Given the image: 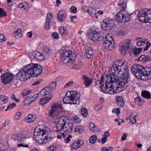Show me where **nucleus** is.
Listing matches in <instances>:
<instances>
[{
    "mask_svg": "<svg viewBox=\"0 0 151 151\" xmlns=\"http://www.w3.org/2000/svg\"><path fill=\"white\" fill-rule=\"evenodd\" d=\"M124 63V61L121 60H117L115 61L111 67V73L112 74L122 73L121 71L126 67Z\"/></svg>",
    "mask_w": 151,
    "mask_h": 151,
    "instance_id": "10",
    "label": "nucleus"
},
{
    "mask_svg": "<svg viewBox=\"0 0 151 151\" xmlns=\"http://www.w3.org/2000/svg\"><path fill=\"white\" fill-rule=\"evenodd\" d=\"M142 48H136L134 50H133V53L135 57H137V55L139 54L142 51Z\"/></svg>",
    "mask_w": 151,
    "mask_h": 151,
    "instance_id": "41",
    "label": "nucleus"
},
{
    "mask_svg": "<svg viewBox=\"0 0 151 151\" xmlns=\"http://www.w3.org/2000/svg\"><path fill=\"white\" fill-rule=\"evenodd\" d=\"M73 127V124L69 122L67 124L63 127L62 129H63L64 132L67 133H71L72 132Z\"/></svg>",
    "mask_w": 151,
    "mask_h": 151,
    "instance_id": "20",
    "label": "nucleus"
},
{
    "mask_svg": "<svg viewBox=\"0 0 151 151\" xmlns=\"http://www.w3.org/2000/svg\"><path fill=\"white\" fill-rule=\"evenodd\" d=\"M60 52L61 55V59L63 63L67 65L70 66L75 62L76 55L72 51L62 49L60 50Z\"/></svg>",
    "mask_w": 151,
    "mask_h": 151,
    "instance_id": "4",
    "label": "nucleus"
},
{
    "mask_svg": "<svg viewBox=\"0 0 151 151\" xmlns=\"http://www.w3.org/2000/svg\"><path fill=\"white\" fill-rule=\"evenodd\" d=\"M122 90H123V88L122 86H120L118 81L114 82L111 85L109 84L108 87L106 86L101 87V90L103 92L111 94L119 93Z\"/></svg>",
    "mask_w": 151,
    "mask_h": 151,
    "instance_id": "7",
    "label": "nucleus"
},
{
    "mask_svg": "<svg viewBox=\"0 0 151 151\" xmlns=\"http://www.w3.org/2000/svg\"><path fill=\"white\" fill-rule=\"evenodd\" d=\"M129 70L128 68L126 66L124 68L122 71L119 74L121 75L120 76L121 78L118 80V83L119 84L120 86H122L123 89H125L129 86L127 78L129 77Z\"/></svg>",
    "mask_w": 151,
    "mask_h": 151,
    "instance_id": "9",
    "label": "nucleus"
},
{
    "mask_svg": "<svg viewBox=\"0 0 151 151\" xmlns=\"http://www.w3.org/2000/svg\"><path fill=\"white\" fill-rule=\"evenodd\" d=\"M14 75L8 72L4 73L1 76V80L3 83L5 85L9 83L13 80Z\"/></svg>",
    "mask_w": 151,
    "mask_h": 151,
    "instance_id": "18",
    "label": "nucleus"
},
{
    "mask_svg": "<svg viewBox=\"0 0 151 151\" xmlns=\"http://www.w3.org/2000/svg\"><path fill=\"white\" fill-rule=\"evenodd\" d=\"M32 55L34 58L39 61H42L44 59V55L41 53L34 51L32 52Z\"/></svg>",
    "mask_w": 151,
    "mask_h": 151,
    "instance_id": "23",
    "label": "nucleus"
},
{
    "mask_svg": "<svg viewBox=\"0 0 151 151\" xmlns=\"http://www.w3.org/2000/svg\"><path fill=\"white\" fill-rule=\"evenodd\" d=\"M67 14L64 10L60 11L58 14V17L59 20L61 22L64 21L66 19Z\"/></svg>",
    "mask_w": 151,
    "mask_h": 151,
    "instance_id": "24",
    "label": "nucleus"
},
{
    "mask_svg": "<svg viewBox=\"0 0 151 151\" xmlns=\"http://www.w3.org/2000/svg\"><path fill=\"white\" fill-rule=\"evenodd\" d=\"M130 15L126 11L119 12L115 17V19L119 22L124 23L130 19Z\"/></svg>",
    "mask_w": 151,
    "mask_h": 151,
    "instance_id": "13",
    "label": "nucleus"
},
{
    "mask_svg": "<svg viewBox=\"0 0 151 151\" xmlns=\"http://www.w3.org/2000/svg\"><path fill=\"white\" fill-rule=\"evenodd\" d=\"M119 79V77L116 74H112L110 73V75H103L101 77L100 83L101 84V87H107L109 84L111 85L114 82L117 81Z\"/></svg>",
    "mask_w": 151,
    "mask_h": 151,
    "instance_id": "6",
    "label": "nucleus"
},
{
    "mask_svg": "<svg viewBox=\"0 0 151 151\" xmlns=\"http://www.w3.org/2000/svg\"><path fill=\"white\" fill-rule=\"evenodd\" d=\"M65 29L63 27L61 26L59 28V33L60 34L63 36L65 35L66 33Z\"/></svg>",
    "mask_w": 151,
    "mask_h": 151,
    "instance_id": "44",
    "label": "nucleus"
},
{
    "mask_svg": "<svg viewBox=\"0 0 151 151\" xmlns=\"http://www.w3.org/2000/svg\"><path fill=\"white\" fill-rule=\"evenodd\" d=\"M74 121L76 123H79L81 122V119L77 116H76L73 118Z\"/></svg>",
    "mask_w": 151,
    "mask_h": 151,
    "instance_id": "50",
    "label": "nucleus"
},
{
    "mask_svg": "<svg viewBox=\"0 0 151 151\" xmlns=\"http://www.w3.org/2000/svg\"><path fill=\"white\" fill-rule=\"evenodd\" d=\"M110 135V132L109 131H108L107 132H104V134L103 135V136L106 137L107 138Z\"/></svg>",
    "mask_w": 151,
    "mask_h": 151,
    "instance_id": "62",
    "label": "nucleus"
},
{
    "mask_svg": "<svg viewBox=\"0 0 151 151\" xmlns=\"http://www.w3.org/2000/svg\"><path fill=\"white\" fill-rule=\"evenodd\" d=\"M137 15L139 21L143 23H151V9H142L139 11Z\"/></svg>",
    "mask_w": 151,
    "mask_h": 151,
    "instance_id": "8",
    "label": "nucleus"
},
{
    "mask_svg": "<svg viewBox=\"0 0 151 151\" xmlns=\"http://www.w3.org/2000/svg\"><path fill=\"white\" fill-rule=\"evenodd\" d=\"M114 41L111 36L109 34L106 35L103 44L104 48L106 50H112L114 48Z\"/></svg>",
    "mask_w": 151,
    "mask_h": 151,
    "instance_id": "15",
    "label": "nucleus"
},
{
    "mask_svg": "<svg viewBox=\"0 0 151 151\" xmlns=\"http://www.w3.org/2000/svg\"><path fill=\"white\" fill-rule=\"evenodd\" d=\"M6 15L7 14L5 11L0 8V17L6 16Z\"/></svg>",
    "mask_w": 151,
    "mask_h": 151,
    "instance_id": "47",
    "label": "nucleus"
},
{
    "mask_svg": "<svg viewBox=\"0 0 151 151\" xmlns=\"http://www.w3.org/2000/svg\"><path fill=\"white\" fill-rule=\"evenodd\" d=\"M22 30L20 29H18L15 33L13 34V36L16 38H18L22 36Z\"/></svg>",
    "mask_w": 151,
    "mask_h": 151,
    "instance_id": "35",
    "label": "nucleus"
},
{
    "mask_svg": "<svg viewBox=\"0 0 151 151\" xmlns=\"http://www.w3.org/2000/svg\"><path fill=\"white\" fill-rule=\"evenodd\" d=\"M71 147L72 149L73 150H76L79 148V145H78L77 142H74L72 143Z\"/></svg>",
    "mask_w": 151,
    "mask_h": 151,
    "instance_id": "43",
    "label": "nucleus"
},
{
    "mask_svg": "<svg viewBox=\"0 0 151 151\" xmlns=\"http://www.w3.org/2000/svg\"><path fill=\"white\" fill-rule=\"evenodd\" d=\"M74 83V81H73L72 80L70 81L68 83H66L64 86V88H67L68 87H70L73 85Z\"/></svg>",
    "mask_w": 151,
    "mask_h": 151,
    "instance_id": "48",
    "label": "nucleus"
},
{
    "mask_svg": "<svg viewBox=\"0 0 151 151\" xmlns=\"http://www.w3.org/2000/svg\"><path fill=\"white\" fill-rule=\"evenodd\" d=\"M6 40V38L2 34H0V42H2Z\"/></svg>",
    "mask_w": 151,
    "mask_h": 151,
    "instance_id": "59",
    "label": "nucleus"
},
{
    "mask_svg": "<svg viewBox=\"0 0 151 151\" xmlns=\"http://www.w3.org/2000/svg\"><path fill=\"white\" fill-rule=\"evenodd\" d=\"M147 39H142V40L138 41L137 44L138 46H141L146 44L147 43Z\"/></svg>",
    "mask_w": 151,
    "mask_h": 151,
    "instance_id": "40",
    "label": "nucleus"
},
{
    "mask_svg": "<svg viewBox=\"0 0 151 151\" xmlns=\"http://www.w3.org/2000/svg\"><path fill=\"white\" fill-rule=\"evenodd\" d=\"M53 37L55 39H58L59 38V34L58 32H55L52 33V34Z\"/></svg>",
    "mask_w": 151,
    "mask_h": 151,
    "instance_id": "55",
    "label": "nucleus"
},
{
    "mask_svg": "<svg viewBox=\"0 0 151 151\" xmlns=\"http://www.w3.org/2000/svg\"><path fill=\"white\" fill-rule=\"evenodd\" d=\"M72 136L71 135H69L65 139H64L65 142L66 143H69L72 138Z\"/></svg>",
    "mask_w": 151,
    "mask_h": 151,
    "instance_id": "51",
    "label": "nucleus"
},
{
    "mask_svg": "<svg viewBox=\"0 0 151 151\" xmlns=\"http://www.w3.org/2000/svg\"><path fill=\"white\" fill-rule=\"evenodd\" d=\"M52 15L50 12H49L47 15V19L45 29L48 30L50 27V22L52 19Z\"/></svg>",
    "mask_w": 151,
    "mask_h": 151,
    "instance_id": "21",
    "label": "nucleus"
},
{
    "mask_svg": "<svg viewBox=\"0 0 151 151\" xmlns=\"http://www.w3.org/2000/svg\"><path fill=\"white\" fill-rule=\"evenodd\" d=\"M116 103L119 107H122L124 105V102L122 97L120 96H117L116 97Z\"/></svg>",
    "mask_w": 151,
    "mask_h": 151,
    "instance_id": "25",
    "label": "nucleus"
},
{
    "mask_svg": "<svg viewBox=\"0 0 151 151\" xmlns=\"http://www.w3.org/2000/svg\"><path fill=\"white\" fill-rule=\"evenodd\" d=\"M43 68L40 65L33 63L27 65L16 74L18 79L24 81L30 77H36L41 73Z\"/></svg>",
    "mask_w": 151,
    "mask_h": 151,
    "instance_id": "1",
    "label": "nucleus"
},
{
    "mask_svg": "<svg viewBox=\"0 0 151 151\" xmlns=\"http://www.w3.org/2000/svg\"><path fill=\"white\" fill-rule=\"evenodd\" d=\"M87 13L91 17H94L96 14V9L93 8L89 7L86 10Z\"/></svg>",
    "mask_w": 151,
    "mask_h": 151,
    "instance_id": "26",
    "label": "nucleus"
},
{
    "mask_svg": "<svg viewBox=\"0 0 151 151\" xmlns=\"http://www.w3.org/2000/svg\"><path fill=\"white\" fill-rule=\"evenodd\" d=\"M119 6H120L119 9H120V10L121 11L120 12L124 11V10L126 7V4L124 3V4L120 5Z\"/></svg>",
    "mask_w": 151,
    "mask_h": 151,
    "instance_id": "52",
    "label": "nucleus"
},
{
    "mask_svg": "<svg viewBox=\"0 0 151 151\" xmlns=\"http://www.w3.org/2000/svg\"><path fill=\"white\" fill-rule=\"evenodd\" d=\"M75 131L76 132H78L80 133H81V127L78 126H77L75 127Z\"/></svg>",
    "mask_w": 151,
    "mask_h": 151,
    "instance_id": "60",
    "label": "nucleus"
},
{
    "mask_svg": "<svg viewBox=\"0 0 151 151\" xmlns=\"http://www.w3.org/2000/svg\"><path fill=\"white\" fill-rule=\"evenodd\" d=\"M134 102L137 104L139 106L142 105L145 102L139 97H137L135 99Z\"/></svg>",
    "mask_w": 151,
    "mask_h": 151,
    "instance_id": "34",
    "label": "nucleus"
},
{
    "mask_svg": "<svg viewBox=\"0 0 151 151\" xmlns=\"http://www.w3.org/2000/svg\"><path fill=\"white\" fill-rule=\"evenodd\" d=\"M33 99H34V100H35L34 99V97L33 98ZM34 101V100H31V99L29 98H25L24 101V103L25 105L26 106H28L30 104H31L32 102Z\"/></svg>",
    "mask_w": 151,
    "mask_h": 151,
    "instance_id": "39",
    "label": "nucleus"
},
{
    "mask_svg": "<svg viewBox=\"0 0 151 151\" xmlns=\"http://www.w3.org/2000/svg\"><path fill=\"white\" fill-rule=\"evenodd\" d=\"M70 11L71 13L76 14L77 12V9L75 6H72L70 9Z\"/></svg>",
    "mask_w": 151,
    "mask_h": 151,
    "instance_id": "49",
    "label": "nucleus"
},
{
    "mask_svg": "<svg viewBox=\"0 0 151 151\" xmlns=\"http://www.w3.org/2000/svg\"><path fill=\"white\" fill-rule=\"evenodd\" d=\"M93 79L91 77L86 76V87H88L92 84Z\"/></svg>",
    "mask_w": 151,
    "mask_h": 151,
    "instance_id": "30",
    "label": "nucleus"
},
{
    "mask_svg": "<svg viewBox=\"0 0 151 151\" xmlns=\"http://www.w3.org/2000/svg\"><path fill=\"white\" fill-rule=\"evenodd\" d=\"M81 94L77 92L71 91L68 92L63 99L65 104H78L80 101Z\"/></svg>",
    "mask_w": 151,
    "mask_h": 151,
    "instance_id": "5",
    "label": "nucleus"
},
{
    "mask_svg": "<svg viewBox=\"0 0 151 151\" xmlns=\"http://www.w3.org/2000/svg\"><path fill=\"white\" fill-rule=\"evenodd\" d=\"M16 139L17 140V141L20 142H22V141H29V138H23L22 139H21L20 138V139H19V138H16Z\"/></svg>",
    "mask_w": 151,
    "mask_h": 151,
    "instance_id": "54",
    "label": "nucleus"
},
{
    "mask_svg": "<svg viewBox=\"0 0 151 151\" xmlns=\"http://www.w3.org/2000/svg\"><path fill=\"white\" fill-rule=\"evenodd\" d=\"M16 106V104L13 103L9 104L7 108L6 109L5 111H7L9 109H12L15 107Z\"/></svg>",
    "mask_w": 151,
    "mask_h": 151,
    "instance_id": "42",
    "label": "nucleus"
},
{
    "mask_svg": "<svg viewBox=\"0 0 151 151\" xmlns=\"http://www.w3.org/2000/svg\"><path fill=\"white\" fill-rule=\"evenodd\" d=\"M131 71L138 78L145 80L151 79V67L145 68L141 65L134 64L132 66Z\"/></svg>",
    "mask_w": 151,
    "mask_h": 151,
    "instance_id": "3",
    "label": "nucleus"
},
{
    "mask_svg": "<svg viewBox=\"0 0 151 151\" xmlns=\"http://www.w3.org/2000/svg\"><path fill=\"white\" fill-rule=\"evenodd\" d=\"M10 97L12 100H14L17 103L19 102V100L16 98V97L14 94H12Z\"/></svg>",
    "mask_w": 151,
    "mask_h": 151,
    "instance_id": "56",
    "label": "nucleus"
},
{
    "mask_svg": "<svg viewBox=\"0 0 151 151\" xmlns=\"http://www.w3.org/2000/svg\"><path fill=\"white\" fill-rule=\"evenodd\" d=\"M63 112L61 105L58 103L53 104L51 105V109L49 112V116L52 117L58 116Z\"/></svg>",
    "mask_w": 151,
    "mask_h": 151,
    "instance_id": "12",
    "label": "nucleus"
},
{
    "mask_svg": "<svg viewBox=\"0 0 151 151\" xmlns=\"http://www.w3.org/2000/svg\"><path fill=\"white\" fill-rule=\"evenodd\" d=\"M125 33L126 32L124 30L122 29L119 30L117 32L118 35L120 36H122L125 34Z\"/></svg>",
    "mask_w": 151,
    "mask_h": 151,
    "instance_id": "53",
    "label": "nucleus"
},
{
    "mask_svg": "<svg viewBox=\"0 0 151 151\" xmlns=\"http://www.w3.org/2000/svg\"><path fill=\"white\" fill-rule=\"evenodd\" d=\"M35 119V115L30 114L27 116L25 121L27 123H31L33 122Z\"/></svg>",
    "mask_w": 151,
    "mask_h": 151,
    "instance_id": "32",
    "label": "nucleus"
},
{
    "mask_svg": "<svg viewBox=\"0 0 151 151\" xmlns=\"http://www.w3.org/2000/svg\"><path fill=\"white\" fill-rule=\"evenodd\" d=\"M21 113L20 112H18L15 116V118L16 119H18L21 116Z\"/></svg>",
    "mask_w": 151,
    "mask_h": 151,
    "instance_id": "64",
    "label": "nucleus"
},
{
    "mask_svg": "<svg viewBox=\"0 0 151 151\" xmlns=\"http://www.w3.org/2000/svg\"><path fill=\"white\" fill-rule=\"evenodd\" d=\"M69 119L68 116H59L56 119V121L58 122L56 128V131L57 132L61 131L63 127L66 124Z\"/></svg>",
    "mask_w": 151,
    "mask_h": 151,
    "instance_id": "14",
    "label": "nucleus"
},
{
    "mask_svg": "<svg viewBox=\"0 0 151 151\" xmlns=\"http://www.w3.org/2000/svg\"><path fill=\"white\" fill-rule=\"evenodd\" d=\"M57 147L56 146L53 145L50 146L48 149V151H55Z\"/></svg>",
    "mask_w": 151,
    "mask_h": 151,
    "instance_id": "58",
    "label": "nucleus"
},
{
    "mask_svg": "<svg viewBox=\"0 0 151 151\" xmlns=\"http://www.w3.org/2000/svg\"><path fill=\"white\" fill-rule=\"evenodd\" d=\"M43 125H39L35 129L34 132V139L37 142L46 143L50 142L54 136L51 132H48L43 129Z\"/></svg>",
    "mask_w": 151,
    "mask_h": 151,
    "instance_id": "2",
    "label": "nucleus"
},
{
    "mask_svg": "<svg viewBox=\"0 0 151 151\" xmlns=\"http://www.w3.org/2000/svg\"><path fill=\"white\" fill-rule=\"evenodd\" d=\"M77 18V17L76 15L73 16H70V19L71 20V22L72 23H75V20H73V19H76Z\"/></svg>",
    "mask_w": 151,
    "mask_h": 151,
    "instance_id": "63",
    "label": "nucleus"
},
{
    "mask_svg": "<svg viewBox=\"0 0 151 151\" xmlns=\"http://www.w3.org/2000/svg\"><path fill=\"white\" fill-rule=\"evenodd\" d=\"M31 91L28 89H25L22 91V93L23 96H26L31 93Z\"/></svg>",
    "mask_w": 151,
    "mask_h": 151,
    "instance_id": "46",
    "label": "nucleus"
},
{
    "mask_svg": "<svg viewBox=\"0 0 151 151\" xmlns=\"http://www.w3.org/2000/svg\"><path fill=\"white\" fill-rule=\"evenodd\" d=\"M37 98H40L41 99L40 101V104L42 105H45L53 97L52 95L50 97H46V96H37Z\"/></svg>",
    "mask_w": 151,
    "mask_h": 151,
    "instance_id": "22",
    "label": "nucleus"
},
{
    "mask_svg": "<svg viewBox=\"0 0 151 151\" xmlns=\"http://www.w3.org/2000/svg\"><path fill=\"white\" fill-rule=\"evenodd\" d=\"M89 49L88 48L86 49V58H93V50L91 48H89Z\"/></svg>",
    "mask_w": 151,
    "mask_h": 151,
    "instance_id": "29",
    "label": "nucleus"
},
{
    "mask_svg": "<svg viewBox=\"0 0 151 151\" xmlns=\"http://www.w3.org/2000/svg\"><path fill=\"white\" fill-rule=\"evenodd\" d=\"M137 113L136 112L131 114L129 118V121L131 123L135 124L136 123V119L135 118L137 117Z\"/></svg>",
    "mask_w": 151,
    "mask_h": 151,
    "instance_id": "31",
    "label": "nucleus"
},
{
    "mask_svg": "<svg viewBox=\"0 0 151 151\" xmlns=\"http://www.w3.org/2000/svg\"><path fill=\"white\" fill-rule=\"evenodd\" d=\"M101 32L99 29L94 27H92L88 32V39L93 42L98 41L101 37Z\"/></svg>",
    "mask_w": 151,
    "mask_h": 151,
    "instance_id": "11",
    "label": "nucleus"
},
{
    "mask_svg": "<svg viewBox=\"0 0 151 151\" xmlns=\"http://www.w3.org/2000/svg\"><path fill=\"white\" fill-rule=\"evenodd\" d=\"M23 8L26 11H28L29 10V5L27 3H25V4H24V6H23Z\"/></svg>",
    "mask_w": 151,
    "mask_h": 151,
    "instance_id": "61",
    "label": "nucleus"
},
{
    "mask_svg": "<svg viewBox=\"0 0 151 151\" xmlns=\"http://www.w3.org/2000/svg\"><path fill=\"white\" fill-rule=\"evenodd\" d=\"M77 142L78 145H79V147H82L84 143V141L81 139H78Z\"/></svg>",
    "mask_w": 151,
    "mask_h": 151,
    "instance_id": "57",
    "label": "nucleus"
},
{
    "mask_svg": "<svg viewBox=\"0 0 151 151\" xmlns=\"http://www.w3.org/2000/svg\"><path fill=\"white\" fill-rule=\"evenodd\" d=\"M8 101V97L4 95H0V104L2 105L7 103Z\"/></svg>",
    "mask_w": 151,
    "mask_h": 151,
    "instance_id": "28",
    "label": "nucleus"
},
{
    "mask_svg": "<svg viewBox=\"0 0 151 151\" xmlns=\"http://www.w3.org/2000/svg\"><path fill=\"white\" fill-rule=\"evenodd\" d=\"M43 52L46 54H48L52 51L50 47H48L45 46L43 47L42 48Z\"/></svg>",
    "mask_w": 151,
    "mask_h": 151,
    "instance_id": "36",
    "label": "nucleus"
},
{
    "mask_svg": "<svg viewBox=\"0 0 151 151\" xmlns=\"http://www.w3.org/2000/svg\"><path fill=\"white\" fill-rule=\"evenodd\" d=\"M97 139V136L96 135H93L89 138V142L91 144H94L96 142Z\"/></svg>",
    "mask_w": 151,
    "mask_h": 151,
    "instance_id": "37",
    "label": "nucleus"
},
{
    "mask_svg": "<svg viewBox=\"0 0 151 151\" xmlns=\"http://www.w3.org/2000/svg\"><path fill=\"white\" fill-rule=\"evenodd\" d=\"M125 45L122 42L120 43L119 45V50L121 53L123 55L126 54V52L129 49L130 45V41L129 40H124Z\"/></svg>",
    "mask_w": 151,
    "mask_h": 151,
    "instance_id": "17",
    "label": "nucleus"
},
{
    "mask_svg": "<svg viewBox=\"0 0 151 151\" xmlns=\"http://www.w3.org/2000/svg\"><path fill=\"white\" fill-rule=\"evenodd\" d=\"M56 82H52L47 87H48L49 89H50L51 91L54 90L56 87Z\"/></svg>",
    "mask_w": 151,
    "mask_h": 151,
    "instance_id": "38",
    "label": "nucleus"
},
{
    "mask_svg": "<svg viewBox=\"0 0 151 151\" xmlns=\"http://www.w3.org/2000/svg\"><path fill=\"white\" fill-rule=\"evenodd\" d=\"M113 149V148L111 146L108 148L104 147L101 148V151H112Z\"/></svg>",
    "mask_w": 151,
    "mask_h": 151,
    "instance_id": "45",
    "label": "nucleus"
},
{
    "mask_svg": "<svg viewBox=\"0 0 151 151\" xmlns=\"http://www.w3.org/2000/svg\"><path fill=\"white\" fill-rule=\"evenodd\" d=\"M89 128L90 130L94 133L98 131V127H96L95 124L92 122L89 123Z\"/></svg>",
    "mask_w": 151,
    "mask_h": 151,
    "instance_id": "27",
    "label": "nucleus"
},
{
    "mask_svg": "<svg viewBox=\"0 0 151 151\" xmlns=\"http://www.w3.org/2000/svg\"><path fill=\"white\" fill-rule=\"evenodd\" d=\"M52 91L47 87L45 88L39 92L37 94H35L32 97L33 99L34 97L35 99L37 98L38 96H46V97H50Z\"/></svg>",
    "mask_w": 151,
    "mask_h": 151,
    "instance_id": "19",
    "label": "nucleus"
},
{
    "mask_svg": "<svg viewBox=\"0 0 151 151\" xmlns=\"http://www.w3.org/2000/svg\"><path fill=\"white\" fill-rule=\"evenodd\" d=\"M141 95L143 98L149 99L150 98V93L146 91H144L142 92Z\"/></svg>",
    "mask_w": 151,
    "mask_h": 151,
    "instance_id": "33",
    "label": "nucleus"
},
{
    "mask_svg": "<svg viewBox=\"0 0 151 151\" xmlns=\"http://www.w3.org/2000/svg\"><path fill=\"white\" fill-rule=\"evenodd\" d=\"M114 25V20L105 19L103 20L101 23V27L103 29L106 30H109L112 28Z\"/></svg>",
    "mask_w": 151,
    "mask_h": 151,
    "instance_id": "16",
    "label": "nucleus"
}]
</instances>
